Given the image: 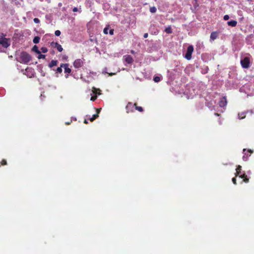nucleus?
Here are the masks:
<instances>
[{
	"label": "nucleus",
	"instance_id": "nucleus-8",
	"mask_svg": "<svg viewBox=\"0 0 254 254\" xmlns=\"http://www.w3.org/2000/svg\"><path fill=\"white\" fill-rule=\"evenodd\" d=\"M136 106L135 104H133L131 103H128L126 106L127 112H132L133 110L134 107Z\"/></svg>",
	"mask_w": 254,
	"mask_h": 254
},
{
	"label": "nucleus",
	"instance_id": "nucleus-41",
	"mask_svg": "<svg viewBox=\"0 0 254 254\" xmlns=\"http://www.w3.org/2000/svg\"><path fill=\"white\" fill-rule=\"evenodd\" d=\"M84 123H85V124H87V123H88V121H87V120H86V119H85V120H84Z\"/></svg>",
	"mask_w": 254,
	"mask_h": 254
},
{
	"label": "nucleus",
	"instance_id": "nucleus-34",
	"mask_svg": "<svg viewBox=\"0 0 254 254\" xmlns=\"http://www.w3.org/2000/svg\"><path fill=\"white\" fill-rule=\"evenodd\" d=\"M6 164V160H3L2 161H1V164L2 165H5Z\"/></svg>",
	"mask_w": 254,
	"mask_h": 254
},
{
	"label": "nucleus",
	"instance_id": "nucleus-13",
	"mask_svg": "<svg viewBox=\"0 0 254 254\" xmlns=\"http://www.w3.org/2000/svg\"><path fill=\"white\" fill-rule=\"evenodd\" d=\"M218 36V34H217V33L216 32H212L211 35H210V40H212V41H214V40H215L217 37Z\"/></svg>",
	"mask_w": 254,
	"mask_h": 254
},
{
	"label": "nucleus",
	"instance_id": "nucleus-17",
	"mask_svg": "<svg viewBox=\"0 0 254 254\" xmlns=\"http://www.w3.org/2000/svg\"><path fill=\"white\" fill-rule=\"evenodd\" d=\"M247 176L245 173H243V174L239 176V177L241 178H243L244 180L243 181L245 183H248L249 182V179L246 178Z\"/></svg>",
	"mask_w": 254,
	"mask_h": 254
},
{
	"label": "nucleus",
	"instance_id": "nucleus-20",
	"mask_svg": "<svg viewBox=\"0 0 254 254\" xmlns=\"http://www.w3.org/2000/svg\"><path fill=\"white\" fill-rule=\"evenodd\" d=\"M245 114H246L245 112H242L241 113H239L238 114L239 119H244L245 117Z\"/></svg>",
	"mask_w": 254,
	"mask_h": 254
},
{
	"label": "nucleus",
	"instance_id": "nucleus-23",
	"mask_svg": "<svg viewBox=\"0 0 254 254\" xmlns=\"http://www.w3.org/2000/svg\"><path fill=\"white\" fill-rule=\"evenodd\" d=\"M153 80L155 82H159L161 80V77H159V76H155V77H154Z\"/></svg>",
	"mask_w": 254,
	"mask_h": 254
},
{
	"label": "nucleus",
	"instance_id": "nucleus-19",
	"mask_svg": "<svg viewBox=\"0 0 254 254\" xmlns=\"http://www.w3.org/2000/svg\"><path fill=\"white\" fill-rule=\"evenodd\" d=\"M40 38L39 36H36L34 38L33 42L35 44H37L39 42Z\"/></svg>",
	"mask_w": 254,
	"mask_h": 254
},
{
	"label": "nucleus",
	"instance_id": "nucleus-31",
	"mask_svg": "<svg viewBox=\"0 0 254 254\" xmlns=\"http://www.w3.org/2000/svg\"><path fill=\"white\" fill-rule=\"evenodd\" d=\"M229 15H224V19L225 20H228V19H229Z\"/></svg>",
	"mask_w": 254,
	"mask_h": 254
},
{
	"label": "nucleus",
	"instance_id": "nucleus-24",
	"mask_svg": "<svg viewBox=\"0 0 254 254\" xmlns=\"http://www.w3.org/2000/svg\"><path fill=\"white\" fill-rule=\"evenodd\" d=\"M41 52L43 53H46L48 52V49L46 47H42L41 48Z\"/></svg>",
	"mask_w": 254,
	"mask_h": 254
},
{
	"label": "nucleus",
	"instance_id": "nucleus-35",
	"mask_svg": "<svg viewBox=\"0 0 254 254\" xmlns=\"http://www.w3.org/2000/svg\"><path fill=\"white\" fill-rule=\"evenodd\" d=\"M109 33L110 35H112L114 34V30L113 29H111L109 31Z\"/></svg>",
	"mask_w": 254,
	"mask_h": 254
},
{
	"label": "nucleus",
	"instance_id": "nucleus-39",
	"mask_svg": "<svg viewBox=\"0 0 254 254\" xmlns=\"http://www.w3.org/2000/svg\"><path fill=\"white\" fill-rule=\"evenodd\" d=\"M106 70H107L106 68H104V70H103V73H107V72L106 71Z\"/></svg>",
	"mask_w": 254,
	"mask_h": 254
},
{
	"label": "nucleus",
	"instance_id": "nucleus-6",
	"mask_svg": "<svg viewBox=\"0 0 254 254\" xmlns=\"http://www.w3.org/2000/svg\"><path fill=\"white\" fill-rule=\"evenodd\" d=\"M83 65V62L81 59H76L73 63V66L76 68L82 67Z\"/></svg>",
	"mask_w": 254,
	"mask_h": 254
},
{
	"label": "nucleus",
	"instance_id": "nucleus-47",
	"mask_svg": "<svg viewBox=\"0 0 254 254\" xmlns=\"http://www.w3.org/2000/svg\"><path fill=\"white\" fill-rule=\"evenodd\" d=\"M61 5H62V3H59V5H60V6H61Z\"/></svg>",
	"mask_w": 254,
	"mask_h": 254
},
{
	"label": "nucleus",
	"instance_id": "nucleus-26",
	"mask_svg": "<svg viewBox=\"0 0 254 254\" xmlns=\"http://www.w3.org/2000/svg\"><path fill=\"white\" fill-rule=\"evenodd\" d=\"M38 58L39 59H45V55H42L41 54V53L40 54H38Z\"/></svg>",
	"mask_w": 254,
	"mask_h": 254
},
{
	"label": "nucleus",
	"instance_id": "nucleus-18",
	"mask_svg": "<svg viewBox=\"0 0 254 254\" xmlns=\"http://www.w3.org/2000/svg\"><path fill=\"white\" fill-rule=\"evenodd\" d=\"M32 50L38 54H40L41 53V51L39 50L38 47L36 45L33 47Z\"/></svg>",
	"mask_w": 254,
	"mask_h": 254
},
{
	"label": "nucleus",
	"instance_id": "nucleus-22",
	"mask_svg": "<svg viewBox=\"0 0 254 254\" xmlns=\"http://www.w3.org/2000/svg\"><path fill=\"white\" fill-rule=\"evenodd\" d=\"M157 9L155 6H152L150 8V11L151 13H155L156 12Z\"/></svg>",
	"mask_w": 254,
	"mask_h": 254
},
{
	"label": "nucleus",
	"instance_id": "nucleus-42",
	"mask_svg": "<svg viewBox=\"0 0 254 254\" xmlns=\"http://www.w3.org/2000/svg\"><path fill=\"white\" fill-rule=\"evenodd\" d=\"M114 74H115V73H109V75H114Z\"/></svg>",
	"mask_w": 254,
	"mask_h": 254
},
{
	"label": "nucleus",
	"instance_id": "nucleus-46",
	"mask_svg": "<svg viewBox=\"0 0 254 254\" xmlns=\"http://www.w3.org/2000/svg\"><path fill=\"white\" fill-rule=\"evenodd\" d=\"M131 53H132V54H133V53H134V51H131Z\"/></svg>",
	"mask_w": 254,
	"mask_h": 254
},
{
	"label": "nucleus",
	"instance_id": "nucleus-11",
	"mask_svg": "<svg viewBox=\"0 0 254 254\" xmlns=\"http://www.w3.org/2000/svg\"><path fill=\"white\" fill-rule=\"evenodd\" d=\"M61 67L64 69V72L66 73H70L71 72V69L68 67V64H61Z\"/></svg>",
	"mask_w": 254,
	"mask_h": 254
},
{
	"label": "nucleus",
	"instance_id": "nucleus-16",
	"mask_svg": "<svg viewBox=\"0 0 254 254\" xmlns=\"http://www.w3.org/2000/svg\"><path fill=\"white\" fill-rule=\"evenodd\" d=\"M242 167L240 165H238L236 169V176H240L241 174V170Z\"/></svg>",
	"mask_w": 254,
	"mask_h": 254
},
{
	"label": "nucleus",
	"instance_id": "nucleus-28",
	"mask_svg": "<svg viewBox=\"0 0 254 254\" xmlns=\"http://www.w3.org/2000/svg\"><path fill=\"white\" fill-rule=\"evenodd\" d=\"M55 34L56 36H59L61 35V31L60 30H56Z\"/></svg>",
	"mask_w": 254,
	"mask_h": 254
},
{
	"label": "nucleus",
	"instance_id": "nucleus-7",
	"mask_svg": "<svg viewBox=\"0 0 254 254\" xmlns=\"http://www.w3.org/2000/svg\"><path fill=\"white\" fill-rule=\"evenodd\" d=\"M34 70L31 68H27L25 69V74L29 77L31 78L34 76Z\"/></svg>",
	"mask_w": 254,
	"mask_h": 254
},
{
	"label": "nucleus",
	"instance_id": "nucleus-21",
	"mask_svg": "<svg viewBox=\"0 0 254 254\" xmlns=\"http://www.w3.org/2000/svg\"><path fill=\"white\" fill-rule=\"evenodd\" d=\"M165 31L167 33H169V34L171 33L172 32L171 27L170 26H169V27L166 28L165 29Z\"/></svg>",
	"mask_w": 254,
	"mask_h": 254
},
{
	"label": "nucleus",
	"instance_id": "nucleus-36",
	"mask_svg": "<svg viewBox=\"0 0 254 254\" xmlns=\"http://www.w3.org/2000/svg\"><path fill=\"white\" fill-rule=\"evenodd\" d=\"M104 33L106 34H108V29L107 28H105L104 29Z\"/></svg>",
	"mask_w": 254,
	"mask_h": 254
},
{
	"label": "nucleus",
	"instance_id": "nucleus-4",
	"mask_svg": "<svg viewBox=\"0 0 254 254\" xmlns=\"http://www.w3.org/2000/svg\"><path fill=\"white\" fill-rule=\"evenodd\" d=\"M100 92V90L99 89H97L95 87H93V89H92V94H91V95L92 96L90 98V100L92 101H94L97 98V96L96 95L94 96L93 95L96 94H98V95H100L101 93Z\"/></svg>",
	"mask_w": 254,
	"mask_h": 254
},
{
	"label": "nucleus",
	"instance_id": "nucleus-44",
	"mask_svg": "<svg viewBox=\"0 0 254 254\" xmlns=\"http://www.w3.org/2000/svg\"><path fill=\"white\" fill-rule=\"evenodd\" d=\"M65 78H68V74L65 75Z\"/></svg>",
	"mask_w": 254,
	"mask_h": 254
},
{
	"label": "nucleus",
	"instance_id": "nucleus-10",
	"mask_svg": "<svg viewBox=\"0 0 254 254\" xmlns=\"http://www.w3.org/2000/svg\"><path fill=\"white\" fill-rule=\"evenodd\" d=\"M51 45L53 47L56 48L59 52H62L63 50L62 46L58 43L52 42Z\"/></svg>",
	"mask_w": 254,
	"mask_h": 254
},
{
	"label": "nucleus",
	"instance_id": "nucleus-12",
	"mask_svg": "<svg viewBox=\"0 0 254 254\" xmlns=\"http://www.w3.org/2000/svg\"><path fill=\"white\" fill-rule=\"evenodd\" d=\"M219 106L221 107H224L227 105V101L225 97L222 98L219 103Z\"/></svg>",
	"mask_w": 254,
	"mask_h": 254
},
{
	"label": "nucleus",
	"instance_id": "nucleus-27",
	"mask_svg": "<svg viewBox=\"0 0 254 254\" xmlns=\"http://www.w3.org/2000/svg\"><path fill=\"white\" fill-rule=\"evenodd\" d=\"M62 68L63 67H61V66L60 67H59L57 68V72H58V73H61L62 72Z\"/></svg>",
	"mask_w": 254,
	"mask_h": 254
},
{
	"label": "nucleus",
	"instance_id": "nucleus-40",
	"mask_svg": "<svg viewBox=\"0 0 254 254\" xmlns=\"http://www.w3.org/2000/svg\"><path fill=\"white\" fill-rule=\"evenodd\" d=\"M100 109H97L96 111H97V114H99V113L100 112Z\"/></svg>",
	"mask_w": 254,
	"mask_h": 254
},
{
	"label": "nucleus",
	"instance_id": "nucleus-5",
	"mask_svg": "<svg viewBox=\"0 0 254 254\" xmlns=\"http://www.w3.org/2000/svg\"><path fill=\"white\" fill-rule=\"evenodd\" d=\"M241 64L243 67L247 68L249 67L250 59L248 57L245 58L241 61Z\"/></svg>",
	"mask_w": 254,
	"mask_h": 254
},
{
	"label": "nucleus",
	"instance_id": "nucleus-14",
	"mask_svg": "<svg viewBox=\"0 0 254 254\" xmlns=\"http://www.w3.org/2000/svg\"><path fill=\"white\" fill-rule=\"evenodd\" d=\"M58 64V61L57 60H52L49 64L50 67H52L53 66H56Z\"/></svg>",
	"mask_w": 254,
	"mask_h": 254
},
{
	"label": "nucleus",
	"instance_id": "nucleus-15",
	"mask_svg": "<svg viewBox=\"0 0 254 254\" xmlns=\"http://www.w3.org/2000/svg\"><path fill=\"white\" fill-rule=\"evenodd\" d=\"M237 21L235 20H231L228 22V25L232 27H235L237 25Z\"/></svg>",
	"mask_w": 254,
	"mask_h": 254
},
{
	"label": "nucleus",
	"instance_id": "nucleus-3",
	"mask_svg": "<svg viewBox=\"0 0 254 254\" xmlns=\"http://www.w3.org/2000/svg\"><path fill=\"white\" fill-rule=\"evenodd\" d=\"M193 51V47L192 45L189 46L188 47L187 53L185 55V58L188 60H190L191 59V55Z\"/></svg>",
	"mask_w": 254,
	"mask_h": 254
},
{
	"label": "nucleus",
	"instance_id": "nucleus-30",
	"mask_svg": "<svg viewBox=\"0 0 254 254\" xmlns=\"http://www.w3.org/2000/svg\"><path fill=\"white\" fill-rule=\"evenodd\" d=\"M33 21L35 23H39L40 22L39 19L37 18H34Z\"/></svg>",
	"mask_w": 254,
	"mask_h": 254
},
{
	"label": "nucleus",
	"instance_id": "nucleus-2",
	"mask_svg": "<svg viewBox=\"0 0 254 254\" xmlns=\"http://www.w3.org/2000/svg\"><path fill=\"white\" fill-rule=\"evenodd\" d=\"M10 45V40L5 37L3 34L0 35V45L4 48H7Z\"/></svg>",
	"mask_w": 254,
	"mask_h": 254
},
{
	"label": "nucleus",
	"instance_id": "nucleus-25",
	"mask_svg": "<svg viewBox=\"0 0 254 254\" xmlns=\"http://www.w3.org/2000/svg\"><path fill=\"white\" fill-rule=\"evenodd\" d=\"M98 117V114H95V115H93L92 117L90 119V120L91 121H94L96 118H97V117Z\"/></svg>",
	"mask_w": 254,
	"mask_h": 254
},
{
	"label": "nucleus",
	"instance_id": "nucleus-37",
	"mask_svg": "<svg viewBox=\"0 0 254 254\" xmlns=\"http://www.w3.org/2000/svg\"><path fill=\"white\" fill-rule=\"evenodd\" d=\"M73 10V12H76V11H78V8H77V7H74V8H73V10Z\"/></svg>",
	"mask_w": 254,
	"mask_h": 254
},
{
	"label": "nucleus",
	"instance_id": "nucleus-45",
	"mask_svg": "<svg viewBox=\"0 0 254 254\" xmlns=\"http://www.w3.org/2000/svg\"><path fill=\"white\" fill-rule=\"evenodd\" d=\"M215 115L216 116H219V115H218L217 113H215Z\"/></svg>",
	"mask_w": 254,
	"mask_h": 254
},
{
	"label": "nucleus",
	"instance_id": "nucleus-29",
	"mask_svg": "<svg viewBox=\"0 0 254 254\" xmlns=\"http://www.w3.org/2000/svg\"><path fill=\"white\" fill-rule=\"evenodd\" d=\"M136 110H138L139 112H142L143 109L141 107H135Z\"/></svg>",
	"mask_w": 254,
	"mask_h": 254
},
{
	"label": "nucleus",
	"instance_id": "nucleus-43",
	"mask_svg": "<svg viewBox=\"0 0 254 254\" xmlns=\"http://www.w3.org/2000/svg\"><path fill=\"white\" fill-rule=\"evenodd\" d=\"M248 152H250V153H252L253 152V151L251 150H248Z\"/></svg>",
	"mask_w": 254,
	"mask_h": 254
},
{
	"label": "nucleus",
	"instance_id": "nucleus-9",
	"mask_svg": "<svg viewBox=\"0 0 254 254\" xmlns=\"http://www.w3.org/2000/svg\"><path fill=\"white\" fill-rule=\"evenodd\" d=\"M124 60L128 64H130L133 62V59L130 55L124 56Z\"/></svg>",
	"mask_w": 254,
	"mask_h": 254
},
{
	"label": "nucleus",
	"instance_id": "nucleus-32",
	"mask_svg": "<svg viewBox=\"0 0 254 254\" xmlns=\"http://www.w3.org/2000/svg\"><path fill=\"white\" fill-rule=\"evenodd\" d=\"M243 160H244V161H247V159H248V156H247V157H246V154H245V155L243 156Z\"/></svg>",
	"mask_w": 254,
	"mask_h": 254
},
{
	"label": "nucleus",
	"instance_id": "nucleus-48",
	"mask_svg": "<svg viewBox=\"0 0 254 254\" xmlns=\"http://www.w3.org/2000/svg\"><path fill=\"white\" fill-rule=\"evenodd\" d=\"M243 151H244V152H245L246 151V149H244Z\"/></svg>",
	"mask_w": 254,
	"mask_h": 254
},
{
	"label": "nucleus",
	"instance_id": "nucleus-38",
	"mask_svg": "<svg viewBox=\"0 0 254 254\" xmlns=\"http://www.w3.org/2000/svg\"><path fill=\"white\" fill-rule=\"evenodd\" d=\"M148 35V34H147V33H145V34H144V35H143V37H144V38H147Z\"/></svg>",
	"mask_w": 254,
	"mask_h": 254
},
{
	"label": "nucleus",
	"instance_id": "nucleus-1",
	"mask_svg": "<svg viewBox=\"0 0 254 254\" xmlns=\"http://www.w3.org/2000/svg\"><path fill=\"white\" fill-rule=\"evenodd\" d=\"M31 60V57L29 54L26 52H22L19 55L18 61L23 64H27Z\"/></svg>",
	"mask_w": 254,
	"mask_h": 254
},
{
	"label": "nucleus",
	"instance_id": "nucleus-33",
	"mask_svg": "<svg viewBox=\"0 0 254 254\" xmlns=\"http://www.w3.org/2000/svg\"><path fill=\"white\" fill-rule=\"evenodd\" d=\"M232 182H233V183L234 184H235V185L236 184V178H233L232 179Z\"/></svg>",
	"mask_w": 254,
	"mask_h": 254
}]
</instances>
